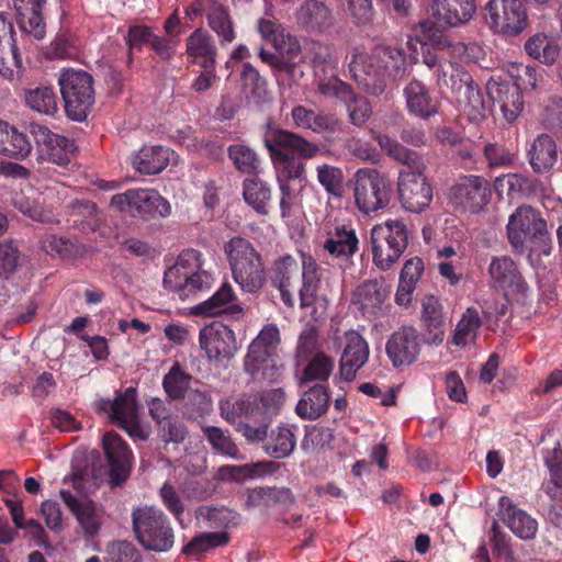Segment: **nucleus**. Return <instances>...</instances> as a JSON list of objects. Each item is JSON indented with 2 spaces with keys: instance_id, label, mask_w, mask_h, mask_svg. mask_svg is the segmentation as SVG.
Returning <instances> with one entry per match:
<instances>
[{
  "instance_id": "12",
  "label": "nucleus",
  "mask_w": 562,
  "mask_h": 562,
  "mask_svg": "<svg viewBox=\"0 0 562 562\" xmlns=\"http://www.w3.org/2000/svg\"><path fill=\"white\" fill-rule=\"evenodd\" d=\"M111 206L120 212H130L144 220L167 217L171 205L167 199L154 189H130L111 198Z\"/></svg>"
},
{
  "instance_id": "3",
  "label": "nucleus",
  "mask_w": 562,
  "mask_h": 562,
  "mask_svg": "<svg viewBox=\"0 0 562 562\" xmlns=\"http://www.w3.org/2000/svg\"><path fill=\"white\" fill-rule=\"evenodd\" d=\"M265 146L274 164L282 167L284 180L302 179L305 165L302 159H312L321 153L318 144L303 136L279 127L268 126L265 134Z\"/></svg>"
},
{
  "instance_id": "23",
  "label": "nucleus",
  "mask_w": 562,
  "mask_h": 562,
  "mask_svg": "<svg viewBox=\"0 0 562 562\" xmlns=\"http://www.w3.org/2000/svg\"><path fill=\"white\" fill-rule=\"evenodd\" d=\"M16 23L24 35L40 41L46 34L44 9L47 0H12Z\"/></svg>"
},
{
  "instance_id": "7",
  "label": "nucleus",
  "mask_w": 562,
  "mask_h": 562,
  "mask_svg": "<svg viewBox=\"0 0 562 562\" xmlns=\"http://www.w3.org/2000/svg\"><path fill=\"white\" fill-rule=\"evenodd\" d=\"M93 77L85 70L64 69L58 78L65 111L69 119L82 122L94 104Z\"/></svg>"
},
{
  "instance_id": "52",
  "label": "nucleus",
  "mask_w": 562,
  "mask_h": 562,
  "mask_svg": "<svg viewBox=\"0 0 562 562\" xmlns=\"http://www.w3.org/2000/svg\"><path fill=\"white\" fill-rule=\"evenodd\" d=\"M103 515V508L90 499L83 501V505L75 514L85 536L87 537H94L99 533Z\"/></svg>"
},
{
  "instance_id": "31",
  "label": "nucleus",
  "mask_w": 562,
  "mask_h": 562,
  "mask_svg": "<svg viewBox=\"0 0 562 562\" xmlns=\"http://www.w3.org/2000/svg\"><path fill=\"white\" fill-rule=\"evenodd\" d=\"M296 20L308 32L325 33L335 24L331 9L322 0H305L296 12Z\"/></svg>"
},
{
  "instance_id": "17",
  "label": "nucleus",
  "mask_w": 562,
  "mask_h": 562,
  "mask_svg": "<svg viewBox=\"0 0 562 562\" xmlns=\"http://www.w3.org/2000/svg\"><path fill=\"white\" fill-rule=\"evenodd\" d=\"M102 448L109 465L110 484L121 486L131 474L132 450L123 438L114 431L104 434Z\"/></svg>"
},
{
  "instance_id": "38",
  "label": "nucleus",
  "mask_w": 562,
  "mask_h": 562,
  "mask_svg": "<svg viewBox=\"0 0 562 562\" xmlns=\"http://www.w3.org/2000/svg\"><path fill=\"white\" fill-rule=\"evenodd\" d=\"M381 149L392 159L405 165L409 170H424L423 158L414 150L408 149L396 139L386 134H378L375 137Z\"/></svg>"
},
{
  "instance_id": "37",
  "label": "nucleus",
  "mask_w": 562,
  "mask_h": 562,
  "mask_svg": "<svg viewBox=\"0 0 562 562\" xmlns=\"http://www.w3.org/2000/svg\"><path fill=\"white\" fill-rule=\"evenodd\" d=\"M172 154L164 146H144L134 157L133 166L140 173L156 175L169 165Z\"/></svg>"
},
{
  "instance_id": "57",
  "label": "nucleus",
  "mask_w": 562,
  "mask_h": 562,
  "mask_svg": "<svg viewBox=\"0 0 562 562\" xmlns=\"http://www.w3.org/2000/svg\"><path fill=\"white\" fill-rule=\"evenodd\" d=\"M156 33L153 29L145 24H134L127 30L125 42L128 47V63L133 61V53H140L143 47H150Z\"/></svg>"
},
{
  "instance_id": "20",
  "label": "nucleus",
  "mask_w": 562,
  "mask_h": 562,
  "mask_svg": "<svg viewBox=\"0 0 562 562\" xmlns=\"http://www.w3.org/2000/svg\"><path fill=\"white\" fill-rule=\"evenodd\" d=\"M194 313L209 317L226 315L233 319H239L244 315V306L233 286L224 282L211 297L194 307Z\"/></svg>"
},
{
  "instance_id": "59",
  "label": "nucleus",
  "mask_w": 562,
  "mask_h": 562,
  "mask_svg": "<svg viewBox=\"0 0 562 562\" xmlns=\"http://www.w3.org/2000/svg\"><path fill=\"white\" fill-rule=\"evenodd\" d=\"M463 90L464 100L462 102L470 119L481 120L485 117V99L479 85L472 80Z\"/></svg>"
},
{
  "instance_id": "33",
  "label": "nucleus",
  "mask_w": 562,
  "mask_h": 562,
  "mask_svg": "<svg viewBox=\"0 0 562 562\" xmlns=\"http://www.w3.org/2000/svg\"><path fill=\"white\" fill-rule=\"evenodd\" d=\"M527 156L536 173L548 172L558 161L559 154L557 144L550 135L540 134L531 143Z\"/></svg>"
},
{
  "instance_id": "11",
  "label": "nucleus",
  "mask_w": 562,
  "mask_h": 562,
  "mask_svg": "<svg viewBox=\"0 0 562 562\" xmlns=\"http://www.w3.org/2000/svg\"><path fill=\"white\" fill-rule=\"evenodd\" d=\"M98 409L108 415L110 422L126 431L132 439L140 441L148 439V435L139 423L134 387H127L123 393H119L113 401L101 400Z\"/></svg>"
},
{
  "instance_id": "34",
  "label": "nucleus",
  "mask_w": 562,
  "mask_h": 562,
  "mask_svg": "<svg viewBox=\"0 0 562 562\" xmlns=\"http://www.w3.org/2000/svg\"><path fill=\"white\" fill-rule=\"evenodd\" d=\"M324 249L336 258L349 259L359 250V239L351 225L339 224L328 232Z\"/></svg>"
},
{
  "instance_id": "49",
  "label": "nucleus",
  "mask_w": 562,
  "mask_h": 562,
  "mask_svg": "<svg viewBox=\"0 0 562 562\" xmlns=\"http://www.w3.org/2000/svg\"><path fill=\"white\" fill-rule=\"evenodd\" d=\"M227 153L228 158L239 172L251 176L258 173L260 159L252 148L244 144H233L228 146Z\"/></svg>"
},
{
  "instance_id": "24",
  "label": "nucleus",
  "mask_w": 562,
  "mask_h": 562,
  "mask_svg": "<svg viewBox=\"0 0 562 562\" xmlns=\"http://www.w3.org/2000/svg\"><path fill=\"white\" fill-rule=\"evenodd\" d=\"M390 294V286L383 279H370L357 286L352 294V303L367 318L375 317L382 312L383 304Z\"/></svg>"
},
{
  "instance_id": "42",
  "label": "nucleus",
  "mask_w": 562,
  "mask_h": 562,
  "mask_svg": "<svg viewBox=\"0 0 562 562\" xmlns=\"http://www.w3.org/2000/svg\"><path fill=\"white\" fill-rule=\"evenodd\" d=\"M179 411L188 420H199L209 415L213 409L211 395L203 390L192 389L181 400Z\"/></svg>"
},
{
  "instance_id": "62",
  "label": "nucleus",
  "mask_w": 562,
  "mask_h": 562,
  "mask_svg": "<svg viewBox=\"0 0 562 562\" xmlns=\"http://www.w3.org/2000/svg\"><path fill=\"white\" fill-rule=\"evenodd\" d=\"M199 517H203L210 521L211 527H226L234 524L238 518L237 512L226 507H215L203 505L198 507L196 512Z\"/></svg>"
},
{
  "instance_id": "47",
  "label": "nucleus",
  "mask_w": 562,
  "mask_h": 562,
  "mask_svg": "<svg viewBox=\"0 0 562 562\" xmlns=\"http://www.w3.org/2000/svg\"><path fill=\"white\" fill-rule=\"evenodd\" d=\"M245 202L261 215L268 214V203L271 200V188L259 178H247L243 184Z\"/></svg>"
},
{
  "instance_id": "28",
  "label": "nucleus",
  "mask_w": 562,
  "mask_h": 562,
  "mask_svg": "<svg viewBox=\"0 0 562 562\" xmlns=\"http://www.w3.org/2000/svg\"><path fill=\"white\" fill-rule=\"evenodd\" d=\"M488 98L497 103L507 122H514L524 110V99L521 91L507 82H497L493 79L486 83Z\"/></svg>"
},
{
  "instance_id": "64",
  "label": "nucleus",
  "mask_w": 562,
  "mask_h": 562,
  "mask_svg": "<svg viewBox=\"0 0 562 562\" xmlns=\"http://www.w3.org/2000/svg\"><path fill=\"white\" fill-rule=\"evenodd\" d=\"M484 157L487 160L490 168H502L509 167L514 159L515 155L504 145H499L496 143H488L483 148Z\"/></svg>"
},
{
  "instance_id": "35",
  "label": "nucleus",
  "mask_w": 562,
  "mask_h": 562,
  "mask_svg": "<svg viewBox=\"0 0 562 562\" xmlns=\"http://www.w3.org/2000/svg\"><path fill=\"white\" fill-rule=\"evenodd\" d=\"M330 403V395L327 386L322 383L311 386L296 405V414L307 420H315L323 416Z\"/></svg>"
},
{
  "instance_id": "1",
  "label": "nucleus",
  "mask_w": 562,
  "mask_h": 562,
  "mask_svg": "<svg viewBox=\"0 0 562 562\" xmlns=\"http://www.w3.org/2000/svg\"><path fill=\"white\" fill-rule=\"evenodd\" d=\"M506 232L513 252L526 255L533 268L542 266V256L552 254V236L538 209L527 204L518 206L508 218Z\"/></svg>"
},
{
  "instance_id": "55",
  "label": "nucleus",
  "mask_w": 562,
  "mask_h": 562,
  "mask_svg": "<svg viewBox=\"0 0 562 562\" xmlns=\"http://www.w3.org/2000/svg\"><path fill=\"white\" fill-rule=\"evenodd\" d=\"M317 181L325 191L336 198L342 194L344 172L339 167L323 164L317 166Z\"/></svg>"
},
{
  "instance_id": "61",
  "label": "nucleus",
  "mask_w": 562,
  "mask_h": 562,
  "mask_svg": "<svg viewBox=\"0 0 562 562\" xmlns=\"http://www.w3.org/2000/svg\"><path fill=\"white\" fill-rule=\"evenodd\" d=\"M157 429L159 437L166 443H182L189 435L187 426L175 415L160 422Z\"/></svg>"
},
{
  "instance_id": "2",
  "label": "nucleus",
  "mask_w": 562,
  "mask_h": 562,
  "mask_svg": "<svg viewBox=\"0 0 562 562\" xmlns=\"http://www.w3.org/2000/svg\"><path fill=\"white\" fill-rule=\"evenodd\" d=\"M351 78L369 94L379 97L386 88V79L405 72V55L392 47L375 48L371 54L353 48L348 64Z\"/></svg>"
},
{
  "instance_id": "6",
  "label": "nucleus",
  "mask_w": 562,
  "mask_h": 562,
  "mask_svg": "<svg viewBox=\"0 0 562 562\" xmlns=\"http://www.w3.org/2000/svg\"><path fill=\"white\" fill-rule=\"evenodd\" d=\"M133 531L147 550L166 552L173 547L175 535L165 513L154 506L137 507L132 512Z\"/></svg>"
},
{
  "instance_id": "60",
  "label": "nucleus",
  "mask_w": 562,
  "mask_h": 562,
  "mask_svg": "<svg viewBox=\"0 0 562 562\" xmlns=\"http://www.w3.org/2000/svg\"><path fill=\"white\" fill-rule=\"evenodd\" d=\"M204 434L214 450L233 459L240 458L238 447L221 428L209 426L204 428Z\"/></svg>"
},
{
  "instance_id": "19",
  "label": "nucleus",
  "mask_w": 562,
  "mask_h": 562,
  "mask_svg": "<svg viewBox=\"0 0 562 562\" xmlns=\"http://www.w3.org/2000/svg\"><path fill=\"white\" fill-rule=\"evenodd\" d=\"M385 351L396 369L413 364L420 352L419 334L414 326H402L387 339Z\"/></svg>"
},
{
  "instance_id": "58",
  "label": "nucleus",
  "mask_w": 562,
  "mask_h": 562,
  "mask_svg": "<svg viewBox=\"0 0 562 562\" xmlns=\"http://www.w3.org/2000/svg\"><path fill=\"white\" fill-rule=\"evenodd\" d=\"M246 422L237 420V430L247 439L248 442L255 443L266 441L270 420L262 416L244 417Z\"/></svg>"
},
{
  "instance_id": "40",
  "label": "nucleus",
  "mask_w": 562,
  "mask_h": 562,
  "mask_svg": "<svg viewBox=\"0 0 562 562\" xmlns=\"http://www.w3.org/2000/svg\"><path fill=\"white\" fill-rule=\"evenodd\" d=\"M209 27L216 34L222 47L236 40V31L228 10L223 5H213L206 12Z\"/></svg>"
},
{
  "instance_id": "27",
  "label": "nucleus",
  "mask_w": 562,
  "mask_h": 562,
  "mask_svg": "<svg viewBox=\"0 0 562 562\" xmlns=\"http://www.w3.org/2000/svg\"><path fill=\"white\" fill-rule=\"evenodd\" d=\"M420 321L424 327V339L428 345L439 346L445 340L446 316L440 300L435 295H426L422 301Z\"/></svg>"
},
{
  "instance_id": "53",
  "label": "nucleus",
  "mask_w": 562,
  "mask_h": 562,
  "mask_svg": "<svg viewBox=\"0 0 562 562\" xmlns=\"http://www.w3.org/2000/svg\"><path fill=\"white\" fill-rule=\"evenodd\" d=\"M229 540L227 532H203L193 537L183 548L186 555L198 557L212 548L225 546Z\"/></svg>"
},
{
  "instance_id": "50",
  "label": "nucleus",
  "mask_w": 562,
  "mask_h": 562,
  "mask_svg": "<svg viewBox=\"0 0 562 562\" xmlns=\"http://www.w3.org/2000/svg\"><path fill=\"white\" fill-rule=\"evenodd\" d=\"M473 80L471 74L459 65L457 59L448 60L446 68L442 67L437 77L439 86L450 88L453 92L461 93L467 85Z\"/></svg>"
},
{
  "instance_id": "9",
  "label": "nucleus",
  "mask_w": 562,
  "mask_h": 562,
  "mask_svg": "<svg viewBox=\"0 0 562 562\" xmlns=\"http://www.w3.org/2000/svg\"><path fill=\"white\" fill-rule=\"evenodd\" d=\"M190 265L195 268L201 267V252L199 250H183L179 255L176 265L169 268L164 276L165 288L178 292L180 297L209 290L213 281L212 276L204 270L189 274L187 267Z\"/></svg>"
},
{
  "instance_id": "39",
  "label": "nucleus",
  "mask_w": 562,
  "mask_h": 562,
  "mask_svg": "<svg viewBox=\"0 0 562 562\" xmlns=\"http://www.w3.org/2000/svg\"><path fill=\"white\" fill-rule=\"evenodd\" d=\"M193 376L187 372L179 361H175L169 371L162 378V389L167 397L172 402L180 401L191 387Z\"/></svg>"
},
{
  "instance_id": "22",
  "label": "nucleus",
  "mask_w": 562,
  "mask_h": 562,
  "mask_svg": "<svg viewBox=\"0 0 562 562\" xmlns=\"http://www.w3.org/2000/svg\"><path fill=\"white\" fill-rule=\"evenodd\" d=\"M345 339L346 346L340 358L339 370L341 378L350 382L368 362L370 349L367 340L356 330L346 331Z\"/></svg>"
},
{
  "instance_id": "48",
  "label": "nucleus",
  "mask_w": 562,
  "mask_h": 562,
  "mask_svg": "<svg viewBox=\"0 0 562 562\" xmlns=\"http://www.w3.org/2000/svg\"><path fill=\"white\" fill-rule=\"evenodd\" d=\"M2 138L5 144H2L0 155L23 160L31 154L32 146L27 136L15 126L9 124V128H4Z\"/></svg>"
},
{
  "instance_id": "10",
  "label": "nucleus",
  "mask_w": 562,
  "mask_h": 562,
  "mask_svg": "<svg viewBox=\"0 0 562 562\" xmlns=\"http://www.w3.org/2000/svg\"><path fill=\"white\" fill-rule=\"evenodd\" d=\"M387 177L374 168H360L355 173L353 196L358 210L370 214L386 207L391 200Z\"/></svg>"
},
{
  "instance_id": "8",
  "label": "nucleus",
  "mask_w": 562,
  "mask_h": 562,
  "mask_svg": "<svg viewBox=\"0 0 562 562\" xmlns=\"http://www.w3.org/2000/svg\"><path fill=\"white\" fill-rule=\"evenodd\" d=\"M285 401V393L281 387L270 389L256 396H240L236 400H225L220 403L222 417L235 424L237 419L248 416H262L271 422Z\"/></svg>"
},
{
  "instance_id": "45",
  "label": "nucleus",
  "mask_w": 562,
  "mask_h": 562,
  "mask_svg": "<svg viewBox=\"0 0 562 562\" xmlns=\"http://www.w3.org/2000/svg\"><path fill=\"white\" fill-rule=\"evenodd\" d=\"M508 72L514 80L512 86L517 87L521 92L532 91L544 82V70L536 65L514 63Z\"/></svg>"
},
{
  "instance_id": "5",
  "label": "nucleus",
  "mask_w": 562,
  "mask_h": 562,
  "mask_svg": "<svg viewBox=\"0 0 562 562\" xmlns=\"http://www.w3.org/2000/svg\"><path fill=\"white\" fill-rule=\"evenodd\" d=\"M411 237L403 220L389 218L374 225L370 232L373 265L381 271L391 270L405 252Z\"/></svg>"
},
{
  "instance_id": "4",
  "label": "nucleus",
  "mask_w": 562,
  "mask_h": 562,
  "mask_svg": "<svg viewBox=\"0 0 562 562\" xmlns=\"http://www.w3.org/2000/svg\"><path fill=\"white\" fill-rule=\"evenodd\" d=\"M232 276L239 288L249 294L261 291L267 281L261 254L243 237H233L224 246Z\"/></svg>"
},
{
  "instance_id": "51",
  "label": "nucleus",
  "mask_w": 562,
  "mask_h": 562,
  "mask_svg": "<svg viewBox=\"0 0 562 562\" xmlns=\"http://www.w3.org/2000/svg\"><path fill=\"white\" fill-rule=\"evenodd\" d=\"M335 367L334 358L317 352L306 364L301 375V383L313 381L327 382Z\"/></svg>"
},
{
  "instance_id": "13",
  "label": "nucleus",
  "mask_w": 562,
  "mask_h": 562,
  "mask_svg": "<svg viewBox=\"0 0 562 562\" xmlns=\"http://www.w3.org/2000/svg\"><path fill=\"white\" fill-rule=\"evenodd\" d=\"M490 27L504 35H517L528 25V15L520 0H490L485 7Z\"/></svg>"
},
{
  "instance_id": "14",
  "label": "nucleus",
  "mask_w": 562,
  "mask_h": 562,
  "mask_svg": "<svg viewBox=\"0 0 562 562\" xmlns=\"http://www.w3.org/2000/svg\"><path fill=\"white\" fill-rule=\"evenodd\" d=\"M492 188L488 180L481 176H465L450 189L449 199L454 209L477 213L491 201Z\"/></svg>"
},
{
  "instance_id": "25",
  "label": "nucleus",
  "mask_w": 562,
  "mask_h": 562,
  "mask_svg": "<svg viewBox=\"0 0 562 562\" xmlns=\"http://www.w3.org/2000/svg\"><path fill=\"white\" fill-rule=\"evenodd\" d=\"M430 7L436 21L448 27L468 24L476 12L475 0H431Z\"/></svg>"
},
{
  "instance_id": "43",
  "label": "nucleus",
  "mask_w": 562,
  "mask_h": 562,
  "mask_svg": "<svg viewBox=\"0 0 562 562\" xmlns=\"http://www.w3.org/2000/svg\"><path fill=\"white\" fill-rule=\"evenodd\" d=\"M481 326L482 319L477 310L468 307L457 323L450 344L463 348L468 344L474 342Z\"/></svg>"
},
{
  "instance_id": "63",
  "label": "nucleus",
  "mask_w": 562,
  "mask_h": 562,
  "mask_svg": "<svg viewBox=\"0 0 562 562\" xmlns=\"http://www.w3.org/2000/svg\"><path fill=\"white\" fill-rule=\"evenodd\" d=\"M23 69L22 57L19 44H13L10 48H0V74L12 80L14 74Z\"/></svg>"
},
{
  "instance_id": "56",
  "label": "nucleus",
  "mask_w": 562,
  "mask_h": 562,
  "mask_svg": "<svg viewBox=\"0 0 562 562\" xmlns=\"http://www.w3.org/2000/svg\"><path fill=\"white\" fill-rule=\"evenodd\" d=\"M280 45H274L279 52L282 67L285 74L292 75L300 61L301 45L296 37L286 34L279 41Z\"/></svg>"
},
{
  "instance_id": "29",
  "label": "nucleus",
  "mask_w": 562,
  "mask_h": 562,
  "mask_svg": "<svg viewBox=\"0 0 562 562\" xmlns=\"http://www.w3.org/2000/svg\"><path fill=\"white\" fill-rule=\"evenodd\" d=\"M497 516L517 537L527 540L536 536L537 521L525 510L517 508L508 496L499 497Z\"/></svg>"
},
{
  "instance_id": "21",
  "label": "nucleus",
  "mask_w": 562,
  "mask_h": 562,
  "mask_svg": "<svg viewBox=\"0 0 562 562\" xmlns=\"http://www.w3.org/2000/svg\"><path fill=\"white\" fill-rule=\"evenodd\" d=\"M299 273L297 261L291 255L277 258L271 266V285L279 290L281 301L289 308L295 305L294 289Z\"/></svg>"
},
{
  "instance_id": "15",
  "label": "nucleus",
  "mask_w": 562,
  "mask_h": 562,
  "mask_svg": "<svg viewBox=\"0 0 562 562\" xmlns=\"http://www.w3.org/2000/svg\"><path fill=\"white\" fill-rule=\"evenodd\" d=\"M30 133L33 135L38 147V157L60 167L70 164V156L76 150L74 140L55 134L45 125L38 123L30 124Z\"/></svg>"
},
{
  "instance_id": "26",
  "label": "nucleus",
  "mask_w": 562,
  "mask_h": 562,
  "mask_svg": "<svg viewBox=\"0 0 562 562\" xmlns=\"http://www.w3.org/2000/svg\"><path fill=\"white\" fill-rule=\"evenodd\" d=\"M188 63L200 68L216 67L217 46L214 37L203 27H196L186 38Z\"/></svg>"
},
{
  "instance_id": "36",
  "label": "nucleus",
  "mask_w": 562,
  "mask_h": 562,
  "mask_svg": "<svg viewBox=\"0 0 562 562\" xmlns=\"http://www.w3.org/2000/svg\"><path fill=\"white\" fill-rule=\"evenodd\" d=\"M301 257L302 285L299 290V297L300 307L304 310L315 305L317 301V293L321 286V277L318 274V265L316 263L313 256L302 252Z\"/></svg>"
},
{
  "instance_id": "46",
  "label": "nucleus",
  "mask_w": 562,
  "mask_h": 562,
  "mask_svg": "<svg viewBox=\"0 0 562 562\" xmlns=\"http://www.w3.org/2000/svg\"><path fill=\"white\" fill-rule=\"evenodd\" d=\"M526 53L544 65H552L559 58L560 47L546 34L538 33L525 43Z\"/></svg>"
},
{
  "instance_id": "54",
  "label": "nucleus",
  "mask_w": 562,
  "mask_h": 562,
  "mask_svg": "<svg viewBox=\"0 0 562 562\" xmlns=\"http://www.w3.org/2000/svg\"><path fill=\"white\" fill-rule=\"evenodd\" d=\"M25 103L32 110L43 114H54L57 111L56 94L50 87H36L25 92Z\"/></svg>"
},
{
  "instance_id": "44",
  "label": "nucleus",
  "mask_w": 562,
  "mask_h": 562,
  "mask_svg": "<svg viewBox=\"0 0 562 562\" xmlns=\"http://www.w3.org/2000/svg\"><path fill=\"white\" fill-rule=\"evenodd\" d=\"M296 446V438L286 426L272 429L263 443L265 451L274 459L289 457Z\"/></svg>"
},
{
  "instance_id": "41",
  "label": "nucleus",
  "mask_w": 562,
  "mask_h": 562,
  "mask_svg": "<svg viewBox=\"0 0 562 562\" xmlns=\"http://www.w3.org/2000/svg\"><path fill=\"white\" fill-rule=\"evenodd\" d=\"M293 495L286 487H256L248 490L246 507H265L269 508L277 504H292Z\"/></svg>"
},
{
  "instance_id": "18",
  "label": "nucleus",
  "mask_w": 562,
  "mask_h": 562,
  "mask_svg": "<svg viewBox=\"0 0 562 562\" xmlns=\"http://www.w3.org/2000/svg\"><path fill=\"white\" fill-rule=\"evenodd\" d=\"M199 341L211 360H229L237 351L235 333L220 322L203 327L199 334Z\"/></svg>"
},
{
  "instance_id": "32",
  "label": "nucleus",
  "mask_w": 562,
  "mask_h": 562,
  "mask_svg": "<svg viewBox=\"0 0 562 562\" xmlns=\"http://www.w3.org/2000/svg\"><path fill=\"white\" fill-rule=\"evenodd\" d=\"M488 273L494 284L502 290L524 293L527 289L516 262L509 256L493 257Z\"/></svg>"
},
{
  "instance_id": "30",
  "label": "nucleus",
  "mask_w": 562,
  "mask_h": 562,
  "mask_svg": "<svg viewBox=\"0 0 562 562\" xmlns=\"http://www.w3.org/2000/svg\"><path fill=\"white\" fill-rule=\"evenodd\" d=\"M406 109L413 116L429 120L439 111V101L430 94L429 89L419 80H411L404 88Z\"/></svg>"
},
{
  "instance_id": "16",
  "label": "nucleus",
  "mask_w": 562,
  "mask_h": 562,
  "mask_svg": "<svg viewBox=\"0 0 562 562\" xmlns=\"http://www.w3.org/2000/svg\"><path fill=\"white\" fill-rule=\"evenodd\" d=\"M424 170L401 171L398 196L403 207L409 212H422L432 200V189L423 173Z\"/></svg>"
}]
</instances>
